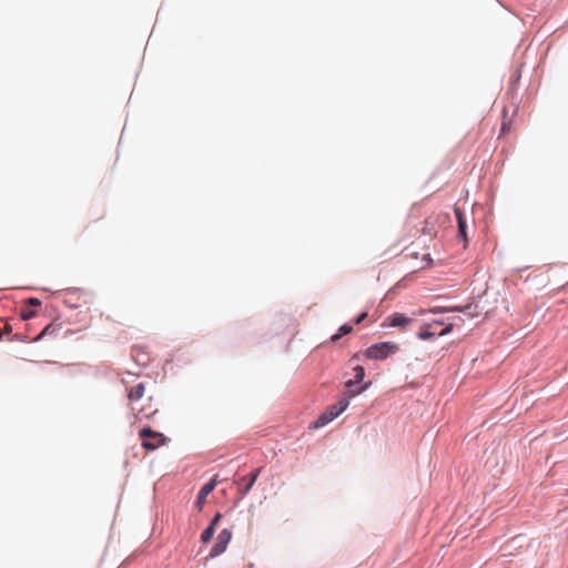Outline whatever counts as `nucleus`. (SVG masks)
I'll use <instances>...</instances> for the list:
<instances>
[{"instance_id": "f257e3e1", "label": "nucleus", "mask_w": 568, "mask_h": 568, "mask_svg": "<svg viewBox=\"0 0 568 568\" xmlns=\"http://www.w3.org/2000/svg\"><path fill=\"white\" fill-rule=\"evenodd\" d=\"M126 392L130 408L138 420H142L144 418L151 419L158 413V408L153 407L151 404V398L148 399V405H139V402L143 398L145 393V385L143 383H138L126 388Z\"/></svg>"}, {"instance_id": "f03ea898", "label": "nucleus", "mask_w": 568, "mask_h": 568, "mask_svg": "<svg viewBox=\"0 0 568 568\" xmlns=\"http://www.w3.org/2000/svg\"><path fill=\"white\" fill-rule=\"evenodd\" d=\"M367 387L365 384L359 390L352 393L348 397L341 398L336 404L331 405L325 412H323L317 419L314 422V428H321L338 417L349 405V397L359 394Z\"/></svg>"}, {"instance_id": "7ed1b4c3", "label": "nucleus", "mask_w": 568, "mask_h": 568, "mask_svg": "<svg viewBox=\"0 0 568 568\" xmlns=\"http://www.w3.org/2000/svg\"><path fill=\"white\" fill-rule=\"evenodd\" d=\"M398 345L393 342H382L372 345L365 352V356L369 359L382 361L395 354Z\"/></svg>"}, {"instance_id": "20e7f679", "label": "nucleus", "mask_w": 568, "mask_h": 568, "mask_svg": "<svg viewBox=\"0 0 568 568\" xmlns=\"http://www.w3.org/2000/svg\"><path fill=\"white\" fill-rule=\"evenodd\" d=\"M142 438V447L148 450H154L163 445L166 440L162 433L152 430L150 427H144L139 433Z\"/></svg>"}, {"instance_id": "39448f33", "label": "nucleus", "mask_w": 568, "mask_h": 568, "mask_svg": "<svg viewBox=\"0 0 568 568\" xmlns=\"http://www.w3.org/2000/svg\"><path fill=\"white\" fill-rule=\"evenodd\" d=\"M231 539H232L231 530H229V529L221 530L220 534L217 535L216 541H215L214 546L212 547L209 556L211 558H215V557L222 555L226 550L227 545L230 544Z\"/></svg>"}, {"instance_id": "423d86ee", "label": "nucleus", "mask_w": 568, "mask_h": 568, "mask_svg": "<svg viewBox=\"0 0 568 568\" xmlns=\"http://www.w3.org/2000/svg\"><path fill=\"white\" fill-rule=\"evenodd\" d=\"M261 473V468L253 471L250 477L243 476L240 477L235 483L237 485V490L242 497L248 494V491L254 486L255 481L257 480V477Z\"/></svg>"}, {"instance_id": "0eeeda50", "label": "nucleus", "mask_w": 568, "mask_h": 568, "mask_svg": "<svg viewBox=\"0 0 568 568\" xmlns=\"http://www.w3.org/2000/svg\"><path fill=\"white\" fill-rule=\"evenodd\" d=\"M216 486V480L213 478L209 483H206L199 491L195 506L199 510H202L206 497L213 491Z\"/></svg>"}, {"instance_id": "6e6552de", "label": "nucleus", "mask_w": 568, "mask_h": 568, "mask_svg": "<svg viewBox=\"0 0 568 568\" xmlns=\"http://www.w3.org/2000/svg\"><path fill=\"white\" fill-rule=\"evenodd\" d=\"M387 321L389 323V326L393 327H405L409 323L413 322L412 318L405 316L402 313H394L390 316L387 317Z\"/></svg>"}, {"instance_id": "1a4fd4ad", "label": "nucleus", "mask_w": 568, "mask_h": 568, "mask_svg": "<svg viewBox=\"0 0 568 568\" xmlns=\"http://www.w3.org/2000/svg\"><path fill=\"white\" fill-rule=\"evenodd\" d=\"M454 213L456 215L457 223H458V237L462 239L464 242H467L466 221L464 217V213L459 207H455Z\"/></svg>"}, {"instance_id": "9d476101", "label": "nucleus", "mask_w": 568, "mask_h": 568, "mask_svg": "<svg viewBox=\"0 0 568 568\" xmlns=\"http://www.w3.org/2000/svg\"><path fill=\"white\" fill-rule=\"evenodd\" d=\"M436 222H437V216L434 214L426 217L424 221V227L422 229V232L429 236L435 235L436 234V227H435Z\"/></svg>"}, {"instance_id": "9b49d317", "label": "nucleus", "mask_w": 568, "mask_h": 568, "mask_svg": "<svg viewBox=\"0 0 568 568\" xmlns=\"http://www.w3.org/2000/svg\"><path fill=\"white\" fill-rule=\"evenodd\" d=\"M354 379H349L346 382V386L348 388H352L355 384L361 383L365 377V369L363 366H355L354 367Z\"/></svg>"}, {"instance_id": "f8f14e48", "label": "nucleus", "mask_w": 568, "mask_h": 568, "mask_svg": "<svg viewBox=\"0 0 568 568\" xmlns=\"http://www.w3.org/2000/svg\"><path fill=\"white\" fill-rule=\"evenodd\" d=\"M352 331H353V326H351V325H348V324H344V325H342V326L339 327L338 333H337V334H335V335H333V336L331 337V341H332L333 343H335V342H337V341H338L343 335H347V334L352 333Z\"/></svg>"}, {"instance_id": "ddd939ff", "label": "nucleus", "mask_w": 568, "mask_h": 568, "mask_svg": "<svg viewBox=\"0 0 568 568\" xmlns=\"http://www.w3.org/2000/svg\"><path fill=\"white\" fill-rule=\"evenodd\" d=\"M214 532H215V529H214L213 527H210V526H209V527H207V528H205V529H204V531L202 532V535H201V541H202V542H204V544L209 542V541L212 539V537H213Z\"/></svg>"}, {"instance_id": "4468645a", "label": "nucleus", "mask_w": 568, "mask_h": 568, "mask_svg": "<svg viewBox=\"0 0 568 568\" xmlns=\"http://www.w3.org/2000/svg\"><path fill=\"white\" fill-rule=\"evenodd\" d=\"M36 314L34 310H21L20 312V323H24L26 321L32 318Z\"/></svg>"}, {"instance_id": "2eb2a0df", "label": "nucleus", "mask_w": 568, "mask_h": 568, "mask_svg": "<svg viewBox=\"0 0 568 568\" xmlns=\"http://www.w3.org/2000/svg\"><path fill=\"white\" fill-rule=\"evenodd\" d=\"M13 338L14 339H18V341H21V342H33L36 341V337H32L30 336L29 334L27 333H21V332H17L14 335H13Z\"/></svg>"}, {"instance_id": "dca6fc26", "label": "nucleus", "mask_w": 568, "mask_h": 568, "mask_svg": "<svg viewBox=\"0 0 568 568\" xmlns=\"http://www.w3.org/2000/svg\"><path fill=\"white\" fill-rule=\"evenodd\" d=\"M435 335H436V333H435V332H430V331L428 329V327H425V328H423V329L419 332L418 337H419L420 339H429V338H432V337H433V336H435Z\"/></svg>"}, {"instance_id": "f3484780", "label": "nucleus", "mask_w": 568, "mask_h": 568, "mask_svg": "<svg viewBox=\"0 0 568 568\" xmlns=\"http://www.w3.org/2000/svg\"><path fill=\"white\" fill-rule=\"evenodd\" d=\"M221 518H222V515H221L220 513H217V514L213 517V519H212V521H211V524H210V527H213V528L215 529V527H216V525L219 524V521L221 520Z\"/></svg>"}, {"instance_id": "a211bd4d", "label": "nucleus", "mask_w": 568, "mask_h": 568, "mask_svg": "<svg viewBox=\"0 0 568 568\" xmlns=\"http://www.w3.org/2000/svg\"><path fill=\"white\" fill-rule=\"evenodd\" d=\"M452 329H453V325L450 324V325L446 326L444 329H442L437 335L444 336V335L448 334L449 332H452Z\"/></svg>"}, {"instance_id": "6ab92c4d", "label": "nucleus", "mask_w": 568, "mask_h": 568, "mask_svg": "<svg viewBox=\"0 0 568 568\" xmlns=\"http://www.w3.org/2000/svg\"><path fill=\"white\" fill-rule=\"evenodd\" d=\"M367 312H363L356 320H355V324H361L366 317H367Z\"/></svg>"}, {"instance_id": "aec40b11", "label": "nucleus", "mask_w": 568, "mask_h": 568, "mask_svg": "<svg viewBox=\"0 0 568 568\" xmlns=\"http://www.w3.org/2000/svg\"><path fill=\"white\" fill-rule=\"evenodd\" d=\"M26 304L30 306H36V297L28 298L26 301Z\"/></svg>"}, {"instance_id": "412c9836", "label": "nucleus", "mask_w": 568, "mask_h": 568, "mask_svg": "<svg viewBox=\"0 0 568 568\" xmlns=\"http://www.w3.org/2000/svg\"><path fill=\"white\" fill-rule=\"evenodd\" d=\"M49 328H50V327H49V326H47V327L41 332V334H39V335L37 336V339L39 341L42 336L47 335V334H48V332H49Z\"/></svg>"}, {"instance_id": "4be33fe9", "label": "nucleus", "mask_w": 568, "mask_h": 568, "mask_svg": "<svg viewBox=\"0 0 568 568\" xmlns=\"http://www.w3.org/2000/svg\"><path fill=\"white\" fill-rule=\"evenodd\" d=\"M509 130L508 124L506 122L501 125V133H506Z\"/></svg>"}, {"instance_id": "5701e85b", "label": "nucleus", "mask_w": 568, "mask_h": 568, "mask_svg": "<svg viewBox=\"0 0 568 568\" xmlns=\"http://www.w3.org/2000/svg\"><path fill=\"white\" fill-rule=\"evenodd\" d=\"M93 217H94L93 220L95 221V220L102 219V217H103V214L94 215Z\"/></svg>"}]
</instances>
